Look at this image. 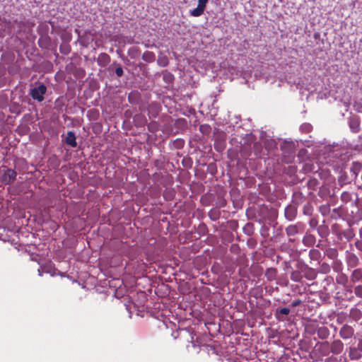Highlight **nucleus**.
Wrapping results in <instances>:
<instances>
[{
    "label": "nucleus",
    "instance_id": "1",
    "mask_svg": "<svg viewBox=\"0 0 362 362\" xmlns=\"http://www.w3.org/2000/svg\"><path fill=\"white\" fill-rule=\"evenodd\" d=\"M330 353V344L327 341L317 342L313 350V354L318 358L327 356Z\"/></svg>",
    "mask_w": 362,
    "mask_h": 362
},
{
    "label": "nucleus",
    "instance_id": "2",
    "mask_svg": "<svg viewBox=\"0 0 362 362\" xmlns=\"http://www.w3.org/2000/svg\"><path fill=\"white\" fill-rule=\"evenodd\" d=\"M46 91L47 87L44 84H40L31 90L30 95L34 100L42 102L44 100V95Z\"/></svg>",
    "mask_w": 362,
    "mask_h": 362
},
{
    "label": "nucleus",
    "instance_id": "3",
    "mask_svg": "<svg viewBox=\"0 0 362 362\" xmlns=\"http://www.w3.org/2000/svg\"><path fill=\"white\" fill-rule=\"evenodd\" d=\"M339 334L343 339H349L354 335V329L351 326L344 325L341 327Z\"/></svg>",
    "mask_w": 362,
    "mask_h": 362
},
{
    "label": "nucleus",
    "instance_id": "4",
    "mask_svg": "<svg viewBox=\"0 0 362 362\" xmlns=\"http://www.w3.org/2000/svg\"><path fill=\"white\" fill-rule=\"evenodd\" d=\"M16 176L17 173L14 170L7 169L3 175L2 181L4 184L9 185L16 180Z\"/></svg>",
    "mask_w": 362,
    "mask_h": 362
},
{
    "label": "nucleus",
    "instance_id": "5",
    "mask_svg": "<svg viewBox=\"0 0 362 362\" xmlns=\"http://www.w3.org/2000/svg\"><path fill=\"white\" fill-rule=\"evenodd\" d=\"M344 350V344L340 339L334 340L330 344V351L334 354H340Z\"/></svg>",
    "mask_w": 362,
    "mask_h": 362
},
{
    "label": "nucleus",
    "instance_id": "6",
    "mask_svg": "<svg viewBox=\"0 0 362 362\" xmlns=\"http://www.w3.org/2000/svg\"><path fill=\"white\" fill-rule=\"evenodd\" d=\"M346 262L349 267L354 268L358 264L359 259L354 253L347 252L346 255Z\"/></svg>",
    "mask_w": 362,
    "mask_h": 362
},
{
    "label": "nucleus",
    "instance_id": "7",
    "mask_svg": "<svg viewBox=\"0 0 362 362\" xmlns=\"http://www.w3.org/2000/svg\"><path fill=\"white\" fill-rule=\"evenodd\" d=\"M297 214V208L294 205H288L286 207L284 215L288 221L293 220Z\"/></svg>",
    "mask_w": 362,
    "mask_h": 362
},
{
    "label": "nucleus",
    "instance_id": "8",
    "mask_svg": "<svg viewBox=\"0 0 362 362\" xmlns=\"http://www.w3.org/2000/svg\"><path fill=\"white\" fill-rule=\"evenodd\" d=\"M301 224H291L286 228V233L288 236H294L298 233Z\"/></svg>",
    "mask_w": 362,
    "mask_h": 362
},
{
    "label": "nucleus",
    "instance_id": "9",
    "mask_svg": "<svg viewBox=\"0 0 362 362\" xmlns=\"http://www.w3.org/2000/svg\"><path fill=\"white\" fill-rule=\"evenodd\" d=\"M205 8L206 6L198 4L197 8L189 11V14L194 17L201 16L204 13Z\"/></svg>",
    "mask_w": 362,
    "mask_h": 362
},
{
    "label": "nucleus",
    "instance_id": "10",
    "mask_svg": "<svg viewBox=\"0 0 362 362\" xmlns=\"http://www.w3.org/2000/svg\"><path fill=\"white\" fill-rule=\"evenodd\" d=\"M97 61L99 65L105 66L110 62V57L107 54L102 53L99 54Z\"/></svg>",
    "mask_w": 362,
    "mask_h": 362
},
{
    "label": "nucleus",
    "instance_id": "11",
    "mask_svg": "<svg viewBox=\"0 0 362 362\" xmlns=\"http://www.w3.org/2000/svg\"><path fill=\"white\" fill-rule=\"evenodd\" d=\"M317 334L320 339H326L329 335V330L327 327H320L317 328Z\"/></svg>",
    "mask_w": 362,
    "mask_h": 362
},
{
    "label": "nucleus",
    "instance_id": "12",
    "mask_svg": "<svg viewBox=\"0 0 362 362\" xmlns=\"http://www.w3.org/2000/svg\"><path fill=\"white\" fill-rule=\"evenodd\" d=\"M66 143L71 147L76 146V136L73 132H69L66 137Z\"/></svg>",
    "mask_w": 362,
    "mask_h": 362
},
{
    "label": "nucleus",
    "instance_id": "13",
    "mask_svg": "<svg viewBox=\"0 0 362 362\" xmlns=\"http://www.w3.org/2000/svg\"><path fill=\"white\" fill-rule=\"evenodd\" d=\"M358 347H351L349 349V356L351 360H358L361 358V354L359 353Z\"/></svg>",
    "mask_w": 362,
    "mask_h": 362
},
{
    "label": "nucleus",
    "instance_id": "14",
    "mask_svg": "<svg viewBox=\"0 0 362 362\" xmlns=\"http://www.w3.org/2000/svg\"><path fill=\"white\" fill-rule=\"evenodd\" d=\"M349 126L351 131L354 133H357L360 129V122L356 118H351L350 119Z\"/></svg>",
    "mask_w": 362,
    "mask_h": 362
},
{
    "label": "nucleus",
    "instance_id": "15",
    "mask_svg": "<svg viewBox=\"0 0 362 362\" xmlns=\"http://www.w3.org/2000/svg\"><path fill=\"white\" fill-rule=\"evenodd\" d=\"M315 243V237L311 234H306L303 238V243L307 246H312Z\"/></svg>",
    "mask_w": 362,
    "mask_h": 362
},
{
    "label": "nucleus",
    "instance_id": "16",
    "mask_svg": "<svg viewBox=\"0 0 362 362\" xmlns=\"http://www.w3.org/2000/svg\"><path fill=\"white\" fill-rule=\"evenodd\" d=\"M350 317L357 321L362 317V312L356 308H351L350 310Z\"/></svg>",
    "mask_w": 362,
    "mask_h": 362
},
{
    "label": "nucleus",
    "instance_id": "17",
    "mask_svg": "<svg viewBox=\"0 0 362 362\" xmlns=\"http://www.w3.org/2000/svg\"><path fill=\"white\" fill-rule=\"evenodd\" d=\"M362 279V270L360 269H354L351 275V279L353 282L358 281Z\"/></svg>",
    "mask_w": 362,
    "mask_h": 362
},
{
    "label": "nucleus",
    "instance_id": "18",
    "mask_svg": "<svg viewBox=\"0 0 362 362\" xmlns=\"http://www.w3.org/2000/svg\"><path fill=\"white\" fill-rule=\"evenodd\" d=\"M325 255L328 258L335 260L338 257V251L335 248H328L325 251Z\"/></svg>",
    "mask_w": 362,
    "mask_h": 362
},
{
    "label": "nucleus",
    "instance_id": "19",
    "mask_svg": "<svg viewBox=\"0 0 362 362\" xmlns=\"http://www.w3.org/2000/svg\"><path fill=\"white\" fill-rule=\"evenodd\" d=\"M142 59L146 62H153L155 60V54L152 52L146 51L144 52Z\"/></svg>",
    "mask_w": 362,
    "mask_h": 362
},
{
    "label": "nucleus",
    "instance_id": "20",
    "mask_svg": "<svg viewBox=\"0 0 362 362\" xmlns=\"http://www.w3.org/2000/svg\"><path fill=\"white\" fill-rule=\"evenodd\" d=\"M265 276L269 281H273L276 276V269L274 268H269L266 271Z\"/></svg>",
    "mask_w": 362,
    "mask_h": 362
},
{
    "label": "nucleus",
    "instance_id": "21",
    "mask_svg": "<svg viewBox=\"0 0 362 362\" xmlns=\"http://www.w3.org/2000/svg\"><path fill=\"white\" fill-rule=\"evenodd\" d=\"M304 276L308 280H314L317 277V273L314 269L309 268L305 272Z\"/></svg>",
    "mask_w": 362,
    "mask_h": 362
},
{
    "label": "nucleus",
    "instance_id": "22",
    "mask_svg": "<svg viewBox=\"0 0 362 362\" xmlns=\"http://www.w3.org/2000/svg\"><path fill=\"white\" fill-rule=\"evenodd\" d=\"M309 256L311 259L318 260L321 257V253L318 250L312 249L310 250Z\"/></svg>",
    "mask_w": 362,
    "mask_h": 362
},
{
    "label": "nucleus",
    "instance_id": "23",
    "mask_svg": "<svg viewBox=\"0 0 362 362\" xmlns=\"http://www.w3.org/2000/svg\"><path fill=\"white\" fill-rule=\"evenodd\" d=\"M291 279L295 282H300L302 279V275L298 271H293L291 274Z\"/></svg>",
    "mask_w": 362,
    "mask_h": 362
},
{
    "label": "nucleus",
    "instance_id": "24",
    "mask_svg": "<svg viewBox=\"0 0 362 362\" xmlns=\"http://www.w3.org/2000/svg\"><path fill=\"white\" fill-rule=\"evenodd\" d=\"M209 216L210 218L213 221H216L219 218L220 216V211L217 209H211L209 212Z\"/></svg>",
    "mask_w": 362,
    "mask_h": 362
},
{
    "label": "nucleus",
    "instance_id": "25",
    "mask_svg": "<svg viewBox=\"0 0 362 362\" xmlns=\"http://www.w3.org/2000/svg\"><path fill=\"white\" fill-rule=\"evenodd\" d=\"M158 64L160 66L164 67L168 64V59L165 56L159 57L158 59Z\"/></svg>",
    "mask_w": 362,
    "mask_h": 362
},
{
    "label": "nucleus",
    "instance_id": "26",
    "mask_svg": "<svg viewBox=\"0 0 362 362\" xmlns=\"http://www.w3.org/2000/svg\"><path fill=\"white\" fill-rule=\"evenodd\" d=\"M333 269L334 272H339L342 270V263L341 261L335 259L333 264Z\"/></svg>",
    "mask_w": 362,
    "mask_h": 362
},
{
    "label": "nucleus",
    "instance_id": "27",
    "mask_svg": "<svg viewBox=\"0 0 362 362\" xmlns=\"http://www.w3.org/2000/svg\"><path fill=\"white\" fill-rule=\"evenodd\" d=\"M361 168V164L359 163H354L351 167V171L356 175H358Z\"/></svg>",
    "mask_w": 362,
    "mask_h": 362
},
{
    "label": "nucleus",
    "instance_id": "28",
    "mask_svg": "<svg viewBox=\"0 0 362 362\" xmlns=\"http://www.w3.org/2000/svg\"><path fill=\"white\" fill-rule=\"evenodd\" d=\"M341 199L344 202H348L351 200V194L347 192H344L341 195Z\"/></svg>",
    "mask_w": 362,
    "mask_h": 362
},
{
    "label": "nucleus",
    "instance_id": "29",
    "mask_svg": "<svg viewBox=\"0 0 362 362\" xmlns=\"http://www.w3.org/2000/svg\"><path fill=\"white\" fill-rule=\"evenodd\" d=\"M59 50L62 54H66L70 52V47L67 45H60Z\"/></svg>",
    "mask_w": 362,
    "mask_h": 362
},
{
    "label": "nucleus",
    "instance_id": "30",
    "mask_svg": "<svg viewBox=\"0 0 362 362\" xmlns=\"http://www.w3.org/2000/svg\"><path fill=\"white\" fill-rule=\"evenodd\" d=\"M354 293L356 296L362 298V285H358L354 288Z\"/></svg>",
    "mask_w": 362,
    "mask_h": 362
},
{
    "label": "nucleus",
    "instance_id": "31",
    "mask_svg": "<svg viewBox=\"0 0 362 362\" xmlns=\"http://www.w3.org/2000/svg\"><path fill=\"white\" fill-rule=\"evenodd\" d=\"M347 281V278L345 275L341 274L337 277V281L338 284H344Z\"/></svg>",
    "mask_w": 362,
    "mask_h": 362
},
{
    "label": "nucleus",
    "instance_id": "32",
    "mask_svg": "<svg viewBox=\"0 0 362 362\" xmlns=\"http://www.w3.org/2000/svg\"><path fill=\"white\" fill-rule=\"evenodd\" d=\"M163 79L167 82H170L173 79V75L166 71L163 74Z\"/></svg>",
    "mask_w": 362,
    "mask_h": 362
},
{
    "label": "nucleus",
    "instance_id": "33",
    "mask_svg": "<svg viewBox=\"0 0 362 362\" xmlns=\"http://www.w3.org/2000/svg\"><path fill=\"white\" fill-rule=\"evenodd\" d=\"M279 313L287 315L290 313V310L288 308H282L276 311V315H277Z\"/></svg>",
    "mask_w": 362,
    "mask_h": 362
},
{
    "label": "nucleus",
    "instance_id": "34",
    "mask_svg": "<svg viewBox=\"0 0 362 362\" xmlns=\"http://www.w3.org/2000/svg\"><path fill=\"white\" fill-rule=\"evenodd\" d=\"M194 334L193 332L189 334V337L190 338V341L192 344V346L194 347L196 346H199V342L198 341V339H197L196 341L194 340Z\"/></svg>",
    "mask_w": 362,
    "mask_h": 362
},
{
    "label": "nucleus",
    "instance_id": "35",
    "mask_svg": "<svg viewBox=\"0 0 362 362\" xmlns=\"http://www.w3.org/2000/svg\"><path fill=\"white\" fill-rule=\"evenodd\" d=\"M115 74L118 77H121L123 75V69L120 65L115 69Z\"/></svg>",
    "mask_w": 362,
    "mask_h": 362
},
{
    "label": "nucleus",
    "instance_id": "36",
    "mask_svg": "<svg viewBox=\"0 0 362 362\" xmlns=\"http://www.w3.org/2000/svg\"><path fill=\"white\" fill-rule=\"evenodd\" d=\"M354 245L357 250L362 252V239L356 240Z\"/></svg>",
    "mask_w": 362,
    "mask_h": 362
},
{
    "label": "nucleus",
    "instance_id": "37",
    "mask_svg": "<svg viewBox=\"0 0 362 362\" xmlns=\"http://www.w3.org/2000/svg\"><path fill=\"white\" fill-rule=\"evenodd\" d=\"M266 147L270 146L271 148L276 146V143L274 140L267 141L265 144Z\"/></svg>",
    "mask_w": 362,
    "mask_h": 362
},
{
    "label": "nucleus",
    "instance_id": "38",
    "mask_svg": "<svg viewBox=\"0 0 362 362\" xmlns=\"http://www.w3.org/2000/svg\"><path fill=\"white\" fill-rule=\"evenodd\" d=\"M302 301L300 299H296L292 302V307H297L301 304Z\"/></svg>",
    "mask_w": 362,
    "mask_h": 362
},
{
    "label": "nucleus",
    "instance_id": "39",
    "mask_svg": "<svg viewBox=\"0 0 362 362\" xmlns=\"http://www.w3.org/2000/svg\"><path fill=\"white\" fill-rule=\"evenodd\" d=\"M322 269L325 273H327L329 271V267L328 264L323 263L322 264Z\"/></svg>",
    "mask_w": 362,
    "mask_h": 362
},
{
    "label": "nucleus",
    "instance_id": "40",
    "mask_svg": "<svg viewBox=\"0 0 362 362\" xmlns=\"http://www.w3.org/2000/svg\"><path fill=\"white\" fill-rule=\"evenodd\" d=\"M209 0H198V4L206 7Z\"/></svg>",
    "mask_w": 362,
    "mask_h": 362
},
{
    "label": "nucleus",
    "instance_id": "41",
    "mask_svg": "<svg viewBox=\"0 0 362 362\" xmlns=\"http://www.w3.org/2000/svg\"><path fill=\"white\" fill-rule=\"evenodd\" d=\"M357 347L358 349L362 352V339L359 340Z\"/></svg>",
    "mask_w": 362,
    "mask_h": 362
},
{
    "label": "nucleus",
    "instance_id": "42",
    "mask_svg": "<svg viewBox=\"0 0 362 362\" xmlns=\"http://www.w3.org/2000/svg\"><path fill=\"white\" fill-rule=\"evenodd\" d=\"M354 236V234L353 233V232H352V231H351V230H349V231L348 232V235H347L346 238H347V239H351V238H352Z\"/></svg>",
    "mask_w": 362,
    "mask_h": 362
},
{
    "label": "nucleus",
    "instance_id": "43",
    "mask_svg": "<svg viewBox=\"0 0 362 362\" xmlns=\"http://www.w3.org/2000/svg\"><path fill=\"white\" fill-rule=\"evenodd\" d=\"M261 148V144L259 143H255L254 144V148L259 150Z\"/></svg>",
    "mask_w": 362,
    "mask_h": 362
},
{
    "label": "nucleus",
    "instance_id": "44",
    "mask_svg": "<svg viewBox=\"0 0 362 362\" xmlns=\"http://www.w3.org/2000/svg\"><path fill=\"white\" fill-rule=\"evenodd\" d=\"M91 114H92V119H93V118H94L95 115L98 114V111H94L92 110Z\"/></svg>",
    "mask_w": 362,
    "mask_h": 362
},
{
    "label": "nucleus",
    "instance_id": "45",
    "mask_svg": "<svg viewBox=\"0 0 362 362\" xmlns=\"http://www.w3.org/2000/svg\"><path fill=\"white\" fill-rule=\"evenodd\" d=\"M358 233L361 239H362V226L360 228Z\"/></svg>",
    "mask_w": 362,
    "mask_h": 362
},
{
    "label": "nucleus",
    "instance_id": "46",
    "mask_svg": "<svg viewBox=\"0 0 362 362\" xmlns=\"http://www.w3.org/2000/svg\"><path fill=\"white\" fill-rule=\"evenodd\" d=\"M155 124H156V123H155V122L150 124L148 125V129H149V130H151V128H152V126H153V125H155Z\"/></svg>",
    "mask_w": 362,
    "mask_h": 362
},
{
    "label": "nucleus",
    "instance_id": "47",
    "mask_svg": "<svg viewBox=\"0 0 362 362\" xmlns=\"http://www.w3.org/2000/svg\"><path fill=\"white\" fill-rule=\"evenodd\" d=\"M314 223H316V221H314V220H311L310 221V225L313 226L314 224Z\"/></svg>",
    "mask_w": 362,
    "mask_h": 362
},
{
    "label": "nucleus",
    "instance_id": "48",
    "mask_svg": "<svg viewBox=\"0 0 362 362\" xmlns=\"http://www.w3.org/2000/svg\"><path fill=\"white\" fill-rule=\"evenodd\" d=\"M314 223H316V221H314V220H311L310 221V225L313 226L314 224Z\"/></svg>",
    "mask_w": 362,
    "mask_h": 362
},
{
    "label": "nucleus",
    "instance_id": "49",
    "mask_svg": "<svg viewBox=\"0 0 362 362\" xmlns=\"http://www.w3.org/2000/svg\"><path fill=\"white\" fill-rule=\"evenodd\" d=\"M204 128V126L202 125V126L200 127V131H202Z\"/></svg>",
    "mask_w": 362,
    "mask_h": 362
},
{
    "label": "nucleus",
    "instance_id": "50",
    "mask_svg": "<svg viewBox=\"0 0 362 362\" xmlns=\"http://www.w3.org/2000/svg\"><path fill=\"white\" fill-rule=\"evenodd\" d=\"M89 114H90V111H88V112H87V116H88V115H89Z\"/></svg>",
    "mask_w": 362,
    "mask_h": 362
},
{
    "label": "nucleus",
    "instance_id": "51",
    "mask_svg": "<svg viewBox=\"0 0 362 362\" xmlns=\"http://www.w3.org/2000/svg\"><path fill=\"white\" fill-rule=\"evenodd\" d=\"M38 44H39V45H40V46H41V45H40V40H39Z\"/></svg>",
    "mask_w": 362,
    "mask_h": 362
},
{
    "label": "nucleus",
    "instance_id": "52",
    "mask_svg": "<svg viewBox=\"0 0 362 362\" xmlns=\"http://www.w3.org/2000/svg\"><path fill=\"white\" fill-rule=\"evenodd\" d=\"M322 227L320 226V228H318V230L320 231V228H322Z\"/></svg>",
    "mask_w": 362,
    "mask_h": 362
}]
</instances>
